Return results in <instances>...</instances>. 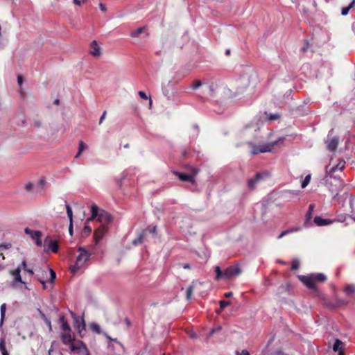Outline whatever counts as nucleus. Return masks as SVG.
Instances as JSON below:
<instances>
[{
    "mask_svg": "<svg viewBox=\"0 0 355 355\" xmlns=\"http://www.w3.org/2000/svg\"><path fill=\"white\" fill-rule=\"evenodd\" d=\"M71 314L73 319V327L78 330V333L82 336V331L85 330V322L83 318H80L73 312H71Z\"/></svg>",
    "mask_w": 355,
    "mask_h": 355,
    "instance_id": "10",
    "label": "nucleus"
},
{
    "mask_svg": "<svg viewBox=\"0 0 355 355\" xmlns=\"http://www.w3.org/2000/svg\"><path fill=\"white\" fill-rule=\"evenodd\" d=\"M33 188V184L32 183H28L25 185V189L27 191H31Z\"/></svg>",
    "mask_w": 355,
    "mask_h": 355,
    "instance_id": "40",
    "label": "nucleus"
},
{
    "mask_svg": "<svg viewBox=\"0 0 355 355\" xmlns=\"http://www.w3.org/2000/svg\"><path fill=\"white\" fill-rule=\"evenodd\" d=\"M202 85V82L199 80H195L192 85L191 86V87L193 89H198L200 86Z\"/></svg>",
    "mask_w": 355,
    "mask_h": 355,
    "instance_id": "38",
    "label": "nucleus"
},
{
    "mask_svg": "<svg viewBox=\"0 0 355 355\" xmlns=\"http://www.w3.org/2000/svg\"><path fill=\"white\" fill-rule=\"evenodd\" d=\"M325 143L327 144V149L331 152H334L337 149L339 139L338 137H331V134H329Z\"/></svg>",
    "mask_w": 355,
    "mask_h": 355,
    "instance_id": "13",
    "label": "nucleus"
},
{
    "mask_svg": "<svg viewBox=\"0 0 355 355\" xmlns=\"http://www.w3.org/2000/svg\"><path fill=\"white\" fill-rule=\"evenodd\" d=\"M146 28V26L140 27L137 28L136 31H134L131 33L130 35L132 37H138L141 33H143L144 30Z\"/></svg>",
    "mask_w": 355,
    "mask_h": 355,
    "instance_id": "32",
    "label": "nucleus"
},
{
    "mask_svg": "<svg viewBox=\"0 0 355 355\" xmlns=\"http://www.w3.org/2000/svg\"><path fill=\"white\" fill-rule=\"evenodd\" d=\"M83 231L87 234H89L92 232V228L89 226L86 225L85 226Z\"/></svg>",
    "mask_w": 355,
    "mask_h": 355,
    "instance_id": "41",
    "label": "nucleus"
},
{
    "mask_svg": "<svg viewBox=\"0 0 355 355\" xmlns=\"http://www.w3.org/2000/svg\"><path fill=\"white\" fill-rule=\"evenodd\" d=\"M151 232H152V233H155V232H156V227H154L152 229Z\"/></svg>",
    "mask_w": 355,
    "mask_h": 355,
    "instance_id": "62",
    "label": "nucleus"
},
{
    "mask_svg": "<svg viewBox=\"0 0 355 355\" xmlns=\"http://www.w3.org/2000/svg\"><path fill=\"white\" fill-rule=\"evenodd\" d=\"M216 280L221 278L232 279L241 274V270L238 265L230 266L223 272L219 266L215 267Z\"/></svg>",
    "mask_w": 355,
    "mask_h": 355,
    "instance_id": "4",
    "label": "nucleus"
},
{
    "mask_svg": "<svg viewBox=\"0 0 355 355\" xmlns=\"http://www.w3.org/2000/svg\"><path fill=\"white\" fill-rule=\"evenodd\" d=\"M44 322L49 327L50 329H51V322L50 320L47 319Z\"/></svg>",
    "mask_w": 355,
    "mask_h": 355,
    "instance_id": "58",
    "label": "nucleus"
},
{
    "mask_svg": "<svg viewBox=\"0 0 355 355\" xmlns=\"http://www.w3.org/2000/svg\"><path fill=\"white\" fill-rule=\"evenodd\" d=\"M78 252L80 254L76 258L75 264L70 267V270L73 274H75L89 258V254L83 248L80 247Z\"/></svg>",
    "mask_w": 355,
    "mask_h": 355,
    "instance_id": "5",
    "label": "nucleus"
},
{
    "mask_svg": "<svg viewBox=\"0 0 355 355\" xmlns=\"http://www.w3.org/2000/svg\"><path fill=\"white\" fill-rule=\"evenodd\" d=\"M179 265L181 266L184 269H190L191 268V266L189 263H182V264H179Z\"/></svg>",
    "mask_w": 355,
    "mask_h": 355,
    "instance_id": "51",
    "label": "nucleus"
},
{
    "mask_svg": "<svg viewBox=\"0 0 355 355\" xmlns=\"http://www.w3.org/2000/svg\"><path fill=\"white\" fill-rule=\"evenodd\" d=\"M99 7H100V9L103 12H105L107 10V8H106L105 6L103 3H99Z\"/></svg>",
    "mask_w": 355,
    "mask_h": 355,
    "instance_id": "52",
    "label": "nucleus"
},
{
    "mask_svg": "<svg viewBox=\"0 0 355 355\" xmlns=\"http://www.w3.org/2000/svg\"><path fill=\"white\" fill-rule=\"evenodd\" d=\"M40 273L37 274V278L38 281L43 285V288H46V281L44 280L45 278L48 277L49 273L50 275V278L48 280V282L53 283L56 277V274L55 271L53 269H49V270H40Z\"/></svg>",
    "mask_w": 355,
    "mask_h": 355,
    "instance_id": "6",
    "label": "nucleus"
},
{
    "mask_svg": "<svg viewBox=\"0 0 355 355\" xmlns=\"http://www.w3.org/2000/svg\"><path fill=\"white\" fill-rule=\"evenodd\" d=\"M265 355H284V353L282 350H276L272 352H270V350H267Z\"/></svg>",
    "mask_w": 355,
    "mask_h": 355,
    "instance_id": "36",
    "label": "nucleus"
},
{
    "mask_svg": "<svg viewBox=\"0 0 355 355\" xmlns=\"http://www.w3.org/2000/svg\"><path fill=\"white\" fill-rule=\"evenodd\" d=\"M65 206H66V210H67V216H68V218L69 219V222H73V211H72V209L70 207V205L69 204H67V203H66Z\"/></svg>",
    "mask_w": 355,
    "mask_h": 355,
    "instance_id": "31",
    "label": "nucleus"
},
{
    "mask_svg": "<svg viewBox=\"0 0 355 355\" xmlns=\"http://www.w3.org/2000/svg\"><path fill=\"white\" fill-rule=\"evenodd\" d=\"M41 237H37L35 240V243L37 246H42V241L40 239Z\"/></svg>",
    "mask_w": 355,
    "mask_h": 355,
    "instance_id": "44",
    "label": "nucleus"
},
{
    "mask_svg": "<svg viewBox=\"0 0 355 355\" xmlns=\"http://www.w3.org/2000/svg\"><path fill=\"white\" fill-rule=\"evenodd\" d=\"M69 232L71 235L73 232V222H69Z\"/></svg>",
    "mask_w": 355,
    "mask_h": 355,
    "instance_id": "54",
    "label": "nucleus"
},
{
    "mask_svg": "<svg viewBox=\"0 0 355 355\" xmlns=\"http://www.w3.org/2000/svg\"><path fill=\"white\" fill-rule=\"evenodd\" d=\"M108 231V227L107 225H101L98 228H97L94 232V239L95 241V244L97 245L105 234Z\"/></svg>",
    "mask_w": 355,
    "mask_h": 355,
    "instance_id": "11",
    "label": "nucleus"
},
{
    "mask_svg": "<svg viewBox=\"0 0 355 355\" xmlns=\"http://www.w3.org/2000/svg\"><path fill=\"white\" fill-rule=\"evenodd\" d=\"M44 248L46 252L51 251L57 253L59 250V244L57 241L52 240L49 236H47L44 239Z\"/></svg>",
    "mask_w": 355,
    "mask_h": 355,
    "instance_id": "9",
    "label": "nucleus"
},
{
    "mask_svg": "<svg viewBox=\"0 0 355 355\" xmlns=\"http://www.w3.org/2000/svg\"><path fill=\"white\" fill-rule=\"evenodd\" d=\"M314 223L318 226H324L331 223V221L327 219H323L320 216H315L314 218Z\"/></svg>",
    "mask_w": 355,
    "mask_h": 355,
    "instance_id": "21",
    "label": "nucleus"
},
{
    "mask_svg": "<svg viewBox=\"0 0 355 355\" xmlns=\"http://www.w3.org/2000/svg\"><path fill=\"white\" fill-rule=\"evenodd\" d=\"M38 311L41 315V318L44 320V321H45L48 319L46 318V316L45 315V314L40 309H38Z\"/></svg>",
    "mask_w": 355,
    "mask_h": 355,
    "instance_id": "48",
    "label": "nucleus"
},
{
    "mask_svg": "<svg viewBox=\"0 0 355 355\" xmlns=\"http://www.w3.org/2000/svg\"><path fill=\"white\" fill-rule=\"evenodd\" d=\"M277 144V141H274L271 143H268L266 144H262L259 146H255L252 143H250L249 145L252 147V150L251 153L252 155H257L259 153H263L266 152L271 151L272 148Z\"/></svg>",
    "mask_w": 355,
    "mask_h": 355,
    "instance_id": "7",
    "label": "nucleus"
},
{
    "mask_svg": "<svg viewBox=\"0 0 355 355\" xmlns=\"http://www.w3.org/2000/svg\"><path fill=\"white\" fill-rule=\"evenodd\" d=\"M17 82L19 83V85H21L23 83V78L21 76H18L17 77Z\"/></svg>",
    "mask_w": 355,
    "mask_h": 355,
    "instance_id": "56",
    "label": "nucleus"
},
{
    "mask_svg": "<svg viewBox=\"0 0 355 355\" xmlns=\"http://www.w3.org/2000/svg\"><path fill=\"white\" fill-rule=\"evenodd\" d=\"M348 301L343 299L336 298L334 300H326L324 304L327 307L330 309H336L343 306H346Z\"/></svg>",
    "mask_w": 355,
    "mask_h": 355,
    "instance_id": "12",
    "label": "nucleus"
},
{
    "mask_svg": "<svg viewBox=\"0 0 355 355\" xmlns=\"http://www.w3.org/2000/svg\"><path fill=\"white\" fill-rule=\"evenodd\" d=\"M299 279L309 289L312 290L318 295H320V290L317 287L316 282H324L327 277L323 273H315L310 275H299Z\"/></svg>",
    "mask_w": 355,
    "mask_h": 355,
    "instance_id": "2",
    "label": "nucleus"
},
{
    "mask_svg": "<svg viewBox=\"0 0 355 355\" xmlns=\"http://www.w3.org/2000/svg\"><path fill=\"white\" fill-rule=\"evenodd\" d=\"M300 230H301L300 227H293V228H291V229L286 230L282 232L281 234L277 236V238L279 239H282L285 235H287V234H288L290 233H292V232H298Z\"/></svg>",
    "mask_w": 355,
    "mask_h": 355,
    "instance_id": "26",
    "label": "nucleus"
},
{
    "mask_svg": "<svg viewBox=\"0 0 355 355\" xmlns=\"http://www.w3.org/2000/svg\"><path fill=\"white\" fill-rule=\"evenodd\" d=\"M21 266H22V268L24 271H26L28 268H27V263H26V261L25 260H24L21 263Z\"/></svg>",
    "mask_w": 355,
    "mask_h": 355,
    "instance_id": "50",
    "label": "nucleus"
},
{
    "mask_svg": "<svg viewBox=\"0 0 355 355\" xmlns=\"http://www.w3.org/2000/svg\"><path fill=\"white\" fill-rule=\"evenodd\" d=\"M2 355H9L8 352H3Z\"/></svg>",
    "mask_w": 355,
    "mask_h": 355,
    "instance_id": "64",
    "label": "nucleus"
},
{
    "mask_svg": "<svg viewBox=\"0 0 355 355\" xmlns=\"http://www.w3.org/2000/svg\"><path fill=\"white\" fill-rule=\"evenodd\" d=\"M345 292L348 295H351L355 293V286L352 284H349L345 286Z\"/></svg>",
    "mask_w": 355,
    "mask_h": 355,
    "instance_id": "29",
    "label": "nucleus"
},
{
    "mask_svg": "<svg viewBox=\"0 0 355 355\" xmlns=\"http://www.w3.org/2000/svg\"><path fill=\"white\" fill-rule=\"evenodd\" d=\"M88 148V146L85 144L83 141H80L78 144V150L75 157L78 158L85 150Z\"/></svg>",
    "mask_w": 355,
    "mask_h": 355,
    "instance_id": "24",
    "label": "nucleus"
},
{
    "mask_svg": "<svg viewBox=\"0 0 355 355\" xmlns=\"http://www.w3.org/2000/svg\"><path fill=\"white\" fill-rule=\"evenodd\" d=\"M259 83V77L256 70L251 67H245L238 80L239 86L243 89L249 87H254Z\"/></svg>",
    "mask_w": 355,
    "mask_h": 355,
    "instance_id": "1",
    "label": "nucleus"
},
{
    "mask_svg": "<svg viewBox=\"0 0 355 355\" xmlns=\"http://www.w3.org/2000/svg\"><path fill=\"white\" fill-rule=\"evenodd\" d=\"M60 321L62 324H63V322H67L66 320H65V317L64 315H62L60 317Z\"/></svg>",
    "mask_w": 355,
    "mask_h": 355,
    "instance_id": "57",
    "label": "nucleus"
},
{
    "mask_svg": "<svg viewBox=\"0 0 355 355\" xmlns=\"http://www.w3.org/2000/svg\"><path fill=\"white\" fill-rule=\"evenodd\" d=\"M198 173V170L195 168H191L190 174H184L182 173L176 172L175 175L179 178V179L182 182H189L191 184L195 183L194 177Z\"/></svg>",
    "mask_w": 355,
    "mask_h": 355,
    "instance_id": "8",
    "label": "nucleus"
},
{
    "mask_svg": "<svg viewBox=\"0 0 355 355\" xmlns=\"http://www.w3.org/2000/svg\"><path fill=\"white\" fill-rule=\"evenodd\" d=\"M311 180V175H308L305 177L304 180L302 182V188H305L309 183Z\"/></svg>",
    "mask_w": 355,
    "mask_h": 355,
    "instance_id": "35",
    "label": "nucleus"
},
{
    "mask_svg": "<svg viewBox=\"0 0 355 355\" xmlns=\"http://www.w3.org/2000/svg\"><path fill=\"white\" fill-rule=\"evenodd\" d=\"M125 322H126V324H127L128 325H130V320H129L128 318H126V319H125Z\"/></svg>",
    "mask_w": 355,
    "mask_h": 355,
    "instance_id": "63",
    "label": "nucleus"
},
{
    "mask_svg": "<svg viewBox=\"0 0 355 355\" xmlns=\"http://www.w3.org/2000/svg\"><path fill=\"white\" fill-rule=\"evenodd\" d=\"M233 295L232 292H227L224 294L225 297H231Z\"/></svg>",
    "mask_w": 355,
    "mask_h": 355,
    "instance_id": "55",
    "label": "nucleus"
},
{
    "mask_svg": "<svg viewBox=\"0 0 355 355\" xmlns=\"http://www.w3.org/2000/svg\"><path fill=\"white\" fill-rule=\"evenodd\" d=\"M299 267H300L299 261L297 259H294L292 261V264H291V270H296L299 268Z\"/></svg>",
    "mask_w": 355,
    "mask_h": 355,
    "instance_id": "33",
    "label": "nucleus"
},
{
    "mask_svg": "<svg viewBox=\"0 0 355 355\" xmlns=\"http://www.w3.org/2000/svg\"><path fill=\"white\" fill-rule=\"evenodd\" d=\"M355 6V0H353L350 4L347 7H345L342 8L341 14L342 15H347L349 12V10Z\"/></svg>",
    "mask_w": 355,
    "mask_h": 355,
    "instance_id": "28",
    "label": "nucleus"
},
{
    "mask_svg": "<svg viewBox=\"0 0 355 355\" xmlns=\"http://www.w3.org/2000/svg\"><path fill=\"white\" fill-rule=\"evenodd\" d=\"M91 216L87 219L88 222L97 218V220L102 225H107L113 220V217L110 213L103 209H100L96 204L91 206Z\"/></svg>",
    "mask_w": 355,
    "mask_h": 355,
    "instance_id": "3",
    "label": "nucleus"
},
{
    "mask_svg": "<svg viewBox=\"0 0 355 355\" xmlns=\"http://www.w3.org/2000/svg\"><path fill=\"white\" fill-rule=\"evenodd\" d=\"M87 0H83V1H81L80 0H73V3L76 6H80L82 3H84Z\"/></svg>",
    "mask_w": 355,
    "mask_h": 355,
    "instance_id": "47",
    "label": "nucleus"
},
{
    "mask_svg": "<svg viewBox=\"0 0 355 355\" xmlns=\"http://www.w3.org/2000/svg\"><path fill=\"white\" fill-rule=\"evenodd\" d=\"M54 104L56 105H58L60 104V100L59 99H55L54 101Z\"/></svg>",
    "mask_w": 355,
    "mask_h": 355,
    "instance_id": "60",
    "label": "nucleus"
},
{
    "mask_svg": "<svg viewBox=\"0 0 355 355\" xmlns=\"http://www.w3.org/2000/svg\"><path fill=\"white\" fill-rule=\"evenodd\" d=\"M237 355H250V353L247 350H243L241 353L237 352Z\"/></svg>",
    "mask_w": 355,
    "mask_h": 355,
    "instance_id": "53",
    "label": "nucleus"
},
{
    "mask_svg": "<svg viewBox=\"0 0 355 355\" xmlns=\"http://www.w3.org/2000/svg\"><path fill=\"white\" fill-rule=\"evenodd\" d=\"M139 95L143 99L146 100L148 98V96H146V93L144 92H143V91H139Z\"/></svg>",
    "mask_w": 355,
    "mask_h": 355,
    "instance_id": "42",
    "label": "nucleus"
},
{
    "mask_svg": "<svg viewBox=\"0 0 355 355\" xmlns=\"http://www.w3.org/2000/svg\"><path fill=\"white\" fill-rule=\"evenodd\" d=\"M225 54L227 55H230V49L226 50Z\"/></svg>",
    "mask_w": 355,
    "mask_h": 355,
    "instance_id": "61",
    "label": "nucleus"
},
{
    "mask_svg": "<svg viewBox=\"0 0 355 355\" xmlns=\"http://www.w3.org/2000/svg\"><path fill=\"white\" fill-rule=\"evenodd\" d=\"M146 236V231L145 230H143L140 234L138 236L137 238H136L135 239H134L132 241V244L134 245H137L139 244H141L143 243V241H144L145 238Z\"/></svg>",
    "mask_w": 355,
    "mask_h": 355,
    "instance_id": "20",
    "label": "nucleus"
},
{
    "mask_svg": "<svg viewBox=\"0 0 355 355\" xmlns=\"http://www.w3.org/2000/svg\"><path fill=\"white\" fill-rule=\"evenodd\" d=\"M269 176V173L267 172L265 173H257L254 178L250 179L248 182V185L249 188L253 190L255 188V184L257 182L263 180L265 178H268Z\"/></svg>",
    "mask_w": 355,
    "mask_h": 355,
    "instance_id": "14",
    "label": "nucleus"
},
{
    "mask_svg": "<svg viewBox=\"0 0 355 355\" xmlns=\"http://www.w3.org/2000/svg\"><path fill=\"white\" fill-rule=\"evenodd\" d=\"M90 327L92 331H94L96 333L100 332V327L98 324H97L96 323H92V324H91Z\"/></svg>",
    "mask_w": 355,
    "mask_h": 355,
    "instance_id": "39",
    "label": "nucleus"
},
{
    "mask_svg": "<svg viewBox=\"0 0 355 355\" xmlns=\"http://www.w3.org/2000/svg\"><path fill=\"white\" fill-rule=\"evenodd\" d=\"M34 125L36 128H40L42 126V123L39 120H35L34 121Z\"/></svg>",
    "mask_w": 355,
    "mask_h": 355,
    "instance_id": "49",
    "label": "nucleus"
},
{
    "mask_svg": "<svg viewBox=\"0 0 355 355\" xmlns=\"http://www.w3.org/2000/svg\"><path fill=\"white\" fill-rule=\"evenodd\" d=\"M26 272H28L29 275H33V273H34V272H33V270H31V269H27V270H26Z\"/></svg>",
    "mask_w": 355,
    "mask_h": 355,
    "instance_id": "59",
    "label": "nucleus"
},
{
    "mask_svg": "<svg viewBox=\"0 0 355 355\" xmlns=\"http://www.w3.org/2000/svg\"><path fill=\"white\" fill-rule=\"evenodd\" d=\"M61 339L64 345L70 344L75 340L74 336L71 335V331L62 333Z\"/></svg>",
    "mask_w": 355,
    "mask_h": 355,
    "instance_id": "18",
    "label": "nucleus"
},
{
    "mask_svg": "<svg viewBox=\"0 0 355 355\" xmlns=\"http://www.w3.org/2000/svg\"><path fill=\"white\" fill-rule=\"evenodd\" d=\"M62 329L64 331V332L71 331V329L67 322H64L63 324H62Z\"/></svg>",
    "mask_w": 355,
    "mask_h": 355,
    "instance_id": "34",
    "label": "nucleus"
},
{
    "mask_svg": "<svg viewBox=\"0 0 355 355\" xmlns=\"http://www.w3.org/2000/svg\"><path fill=\"white\" fill-rule=\"evenodd\" d=\"M20 272L21 269L19 268H17L14 270H12L10 273L15 277V282L24 284V282L21 279Z\"/></svg>",
    "mask_w": 355,
    "mask_h": 355,
    "instance_id": "22",
    "label": "nucleus"
},
{
    "mask_svg": "<svg viewBox=\"0 0 355 355\" xmlns=\"http://www.w3.org/2000/svg\"><path fill=\"white\" fill-rule=\"evenodd\" d=\"M106 114H107V112L106 111H104L102 116H101L100 118V120H99V124H101L103 121V120L105 119V116H106Z\"/></svg>",
    "mask_w": 355,
    "mask_h": 355,
    "instance_id": "46",
    "label": "nucleus"
},
{
    "mask_svg": "<svg viewBox=\"0 0 355 355\" xmlns=\"http://www.w3.org/2000/svg\"><path fill=\"white\" fill-rule=\"evenodd\" d=\"M24 232L26 234L30 235L33 239H35L37 237H41L42 232L40 231H34L28 227L25 228Z\"/></svg>",
    "mask_w": 355,
    "mask_h": 355,
    "instance_id": "19",
    "label": "nucleus"
},
{
    "mask_svg": "<svg viewBox=\"0 0 355 355\" xmlns=\"http://www.w3.org/2000/svg\"><path fill=\"white\" fill-rule=\"evenodd\" d=\"M219 304H220V309H223L226 306L230 305L231 304V302L230 301H225V300H220L219 302Z\"/></svg>",
    "mask_w": 355,
    "mask_h": 355,
    "instance_id": "37",
    "label": "nucleus"
},
{
    "mask_svg": "<svg viewBox=\"0 0 355 355\" xmlns=\"http://www.w3.org/2000/svg\"><path fill=\"white\" fill-rule=\"evenodd\" d=\"M342 342L340 340L337 339L336 340V342L334 343L333 346V350L334 352H339V355H343V352H340V346Z\"/></svg>",
    "mask_w": 355,
    "mask_h": 355,
    "instance_id": "30",
    "label": "nucleus"
},
{
    "mask_svg": "<svg viewBox=\"0 0 355 355\" xmlns=\"http://www.w3.org/2000/svg\"><path fill=\"white\" fill-rule=\"evenodd\" d=\"M279 118V115L277 114H271L270 116H269V119L271 120V121H274V120H277Z\"/></svg>",
    "mask_w": 355,
    "mask_h": 355,
    "instance_id": "45",
    "label": "nucleus"
},
{
    "mask_svg": "<svg viewBox=\"0 0 355 355\" xmlns=\"http://www.w3.org/2000/svg\"><path fill=\"white\" fill-rule=\"evenodd\" d=\"M0 350H1V353H3V352H7L3 341H1L0 343Z\"/></svg>",
    "mask_w": 355,
    "mask_h": 355,
    "instance_id": "43",
    "label": "nucleus"
},
{
    "mask_svg": "<svg viewBox=\"0 0 355 355\" xmlns=\"http://www.w3.org/2000/svg\"><path fill=\"white\" fill-rule=\"evenodd\" d=\"M90 53L93 56H99L101 53V48L96 40L92 41L90 44Z\"/></svg>",
    "mask_w": 355,
    "mask_h": 355,
    "instance_id": "17",
    "label": "nucleus"
},
{
    "mask_svg": "<svg viewBox=\"0 0 355 355\" xmlns=\"http://www.w3.org/2000/svg\"><path fill=\"white\" fill-rule=\"evenodd\" d=\"M197 284V282H193L192 284L188 287L186 293V299L187 300H190L191 299L192 293Z\"/></svg>",
    "mask_w": 355,
    "mask_h": 355,
    "instance_id": "23",
    "label": "nucleus"
},
{
    "mask_svg": "<svg viewBox=\"0 0 355 355\" xmlns=\"http://www.w3.org/2000/svg\"><path fill=\"white\" fill-rule=\"evenodd\" d=\"M0 310H1L0 327H1L3 325V320H4L5 315H6V304L5 303H3L1 305Z\"/></svg>",
    "mask_w": 355,
    "mask_h": 355,
    "instance_id": "27",
    "label": "nucleus"
},
{
    "mask_svg": "<svg viewBox=\"0 0 355 355\" xmlns=\"http://www.w3.org/2000/svg\"><path fill=\"white\" fill-rule=\"evenodd\" d=\"M314 209H315V205L311 204L309 207V209L305 216V220H304V225L305 227H308L310 226L311 220L312 218V215H313Z\"/></svg>",
    "mask_w": 355,
    "mask_h": 355,
    "instance_id": "16",
    "label": "nucleus"
},
{
    "mask_svg": "<svg viewBox=\"0 0 355 355\" xmlns=\"http://www.w3.org/2000/svg\"><path fill=\"white\" fill-rule=\"evenodd\" d=\"M345 162L344 160H340L336 166H334L332 167H329V166H327L326 167V173L328 175L332 176V175L337 171H343V169L345 168Z\"/></svg>",
    "mask_w": 355,
    "mask_h": 355,
    "instance_id": "15",
    "label": "nucleus"
},
{
    "mask_svg": "<svg viewBox=\"0 0 355 355\" xmlns=\"http://www.w3.org/2000/svg\"><path fill=\"white\" fill-rule=\"evenodd\" d=\"M82 347L84 348L86 347L84 343L80 340L78 341L76 344L73 343V342L70 343V349L73 352L80 349Z\"/></svg>",
    "mask_w": 355,
    "mask_h": 355,
    "instance_id": "25",
    "label": "nucleus"
}]
</instances>
